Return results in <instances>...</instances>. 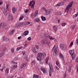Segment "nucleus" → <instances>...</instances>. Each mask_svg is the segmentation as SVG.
I'll return each instance as SVG.
<instances>
[{
	"mask_svg": "<svg viewBox=\"0 0 78 78\" xmlns=\"http://www.w3.org/2000/svg\"><path fill=\"white\" fill-rule=\"evenodd\" d=\"M71 71V67H69L68 69V72L70 73Z\"/></svg>",
	"mask_w": 78,
	"mask_h": 78,
	"instance_id": "nucleus-33",
	"label": "nucleus"
},
{
	"mask_svg": "<svg viewBox=\"0 0 78 78\" xmlns=\"http://www.w3.org/2000/svg\"><path fill=\"white\" fill-rule=\"evenodd\" d=\"M37 61H41V59H42V54L41 53H39L37 55Z\"/></svg>",
	"mask_w": 78,
	"mask_h": 78,
	"instance_id": "nucleus-4",
	"label": "nucleus"
},
{
	"mask_svg": "<svg viewBox=\"0 0 78 78\" xmlns=\"http://www.w3.org/2000/svg\"><path fill=\"white\" fill-rule=\"evenodd\" d=\"M22 46H21L20 47H18L16 48V51H19V50H20V49H22Z\"/></svg>",
	"mask_w": 78,
	"mask_h": 78,
	"instance_id": "nucleus-23",
	"label": "nucleus"
},
{
	"mask_svg": "<svg viewBox=\"0 0 78 78\" xmlns=\"http://www.w3.org/2000/svg\"><path fill=\"white\" fill-rule=\"evenodd\" d=\"M40 21V20L39 18H36L35 19V22H39Z\"/></svg>",
	"mask_w": 78,
	"mask_h": 78,
	"instance_id": "nucleus-25",
	"label": "nucleus"
},
{
	"mask_svg": "<svg viewBox=\"0 0 78 78\" xmlns=\"http://www.w3.org/2000/svg\"><path fill=\"white\" fill-rule=\"evenodd\" d=\"M32 51L33 52H34V53H36L37 51L36 50V49H33Z\"/></svg>",
	"mask_w": 78,
	"mask_h": 78,
	"instance_id": "nucleus-35",
	"label": "nucleus"
},
{
	"mask_svg": "<svg viewBox=\"0 0 78 78\" xmlns=\"http://www.w3.org/2000/svg\"><path fill=\"white\" fill-rule=\"evenodd\" d=\"M4 54H5V53H4L3 52H2L0 54V57H2V56H3Z\"/></svg>",
	"mask_w": 78,
	"mask_h": 78,
	"instance_id": "nucleus-27",
	"label": "nucleus"
},
{
	"mask_svg": "<svg viewBox=\"0 0 78 78\" xmlns=\"http://www.w3.org/2000/svg\"><path fill=\"white\" fill-rule=\"evenodd\" d=\"M44 11H45L46 12H47V10H46V9L44 8Z\"/></svg>",
	"mask_w": 78,
	"mask_h": 78,
	"instance_id": "nucleus-63",
	"label": "nucleus"
},
{
	"mask_svg": "<svg viewBox=\"0 0 78 78\" xmlns=\"http://www.w3.org/2000/svg\"><path fill=\"white\" fill-rule=\"evenodd\" d=\"M76 61L77 62H78V57L76 59Z\"/></svg>",
	"mask_w": 78,
	"mask_h": 78,
	"instance_id": "nucleus-56",
	"label": "nucleus"
},
{
	"mask_svg": "<svg viewBox=\"0 0 78 78\" xmlns=\"http://www.w3.org/2000/svg\"><path fill=\"white\" fill-rule=\"evenodd\" d=\"M44 58H45V56H46V54L45 53H44L42 54Z\"/></svg>",
	"mask_w": 78,
	"mask_h": 78,
	"instance_id": "nucleus-40",
	"label": "nucleus"
},
{
	"mask_svg": "<svg viewBox=\"0 0 78 78\" xmlns=\"http://www.w3.org/2000/svg\"><path fill=\"white\" fill-rule=\"evenodd\" d=\"M41 19L42 21H45V20H46V19L45 18V17L42 16L41 17Z\"/></svg>",
	"mask_w": 78,
	"mask_h": 78,
	"instance_id": "nucleus-16",
	"label": "nucleus"
},
{
	"mask_svg": "<svg viewBox=\"0 0 78 78\" xmlns=\"http://www.w3.org/2000/svg\"><path fill=\"white\" fill-rule=\"evenodd\" d=\"M17 65L14 66L13 65L12 66V70H13V69H16V68H17Z\"/></svg>",
	"mask_w": 78,
	"mask_h": 78,
	"instance_id": "nucleus-20",
	"label": "nucleus"
},
{
	"mask_svg": "<svg viewBox=\"0 0 78 78\" xmlns=\"http://www.w3.org/2000/svg\"><path fill=\"white\" fill-rule=\"evenodd\" d=\"M8 19L9 20H12L13 19V17H12V16L11 14H9L8 17Z\"/></svg>",
	"mask_w": 78,
	"mask_h": 78,
	"instance_id": "nucleus-6",
	"label": "nucleus"
},
{
	"mask_svg": "<svg viewBox=\"0 0 78 78\" xmlns=\"http://www.w3.org/2000/svg\"><path fill=\"white\" fill-rule=\"evenodd\" d=\"M32 65H34V64H35V61H33L31 63Z\"/></svg>",
	"mask_w": 78,
	"mask_h": 78,
	"instance_id": "nucleus-45",
	"label": "nucleus"
},
{
	"mask_svg": "<svg viewBox=\"0 0 78 78\" xmlns=\"http://www.w3.org/2000/svg\"><path fill=\"white\" fill-rule=\"evenodd\" d=\"M34 4H35V2H34V3L32 4L31 6V8H33V9H34Z\"/></svg>",
	"mask_w": 78,
	"mask_h": 78,
	"instance_id": "nucleus-31",
	"label": "nucleus"
},
{
	"mask_svg": "<svg viewBox=\"0 0 78 78\" xmlns=\"http://www.w3.org/2000/svg\"><path fill=\"white\" fill-rule=\"evenodd\" d=\"M23 19V16H21L19 19V20H22Z\"/></svg>",
	"mask_w": 78,
	"mask_h": 78,
	"instance_id": "nucleus-37",
	"label": "nucleus"
},
{
	"mask_svg": "<svg viewBox=\"0 0 78 78\" xmlns=\"http://www.w3.org/2000/svg\"><path fill=\"white\" fill-rule=\"evenodd\" d=\"M66 75H67L66 74V72L65 73H64V74L63 77H64V78H66Z\"/></svg>",
	"mask_w": 78,
	"mask_h": 78,
	"instance_id": "nucleus-42",
	"label": "nucleus"
},
{
	"mask_svg": "<svg viewBox=\"0 0 78 78\" xmlns=\"http://www.w3.org/2000/svg\"><path fill=\"white\" fill-rule=\"evenodd\" d=\"M27 40H28V41H30V40H31V37H28L27 38Z\"/></svg>",
	"mask_w": 78,
	"mask_h": 78,
	"instance_id": "nucleus-48",
	"label": "nucleus"
},
{
	"mask_svg": "<svg viewBox=\"0 0 78 78\" xmlns=\"http://www.w3.org/2000/svg\"><path fill=\"white\" fill-rule=\"evenodd\" d=\"M16 27H20V24H17L16 25Z\"/></svg>",
	"mask_w": 78,
	"mask_h": 78,
	"instance_id": "nucleus-57",
	"label": "nucleus"
},
{
	"mask_svg": "<svg viewBox=\"0 0 78 78\" xmlns=\"http://www.w3.org/2000/svg\"><path fill=\"white\" fill-rule=\"evenodd\" d=\"M45 36L46 37L48 38L49 37V36H50V35H48V34H45Z\"/></svg>",
	"mask_w": 78,
	"mask_h": 78,
	"instance_id": "nucleus-28",
	"label": "nucleus"
},
{
	"mask_svg": "<svg viewBox=\"0 0 78 78\" xmlns=\"http://www.w3.org/2000/svg\"><path fill=\"white\" fill-rule=\"evenodd\" d=\"M76 72H77V73H78V64L77 66Z\"/></svg>",
	"mask_w": 78,
	"mask_h": 78,
	"instance_id": "nucleus-60",
	"label": "nucleus"
},
{
	"mask_svg": "<svg viewBox=\"0 0 78 78\" xmlns=\"http://www.w3.org/2000/svg\"><path fill=\"white\" fill-rule=\"evenodd\" d=\"M61 25L62 27H64V26L66 25V23H62Z\"/></svg>",
	"mask_w": 78,
	"mask_h": 78,
	"instance_id": "nucleus-30",
	"label": "nucleus"
},
{
	"mask_svg": "<svg viewBox=\"0 0 78 78\" xmlns=\"http://www.w3.org/2000/svg\"><path fill=\"white\" fill-rule=\"evenodd\" d=\"M3 39L5 40V41H8V38L6 37H4L3 38Z\"/></svg>",
	"mask_w": 78,
	"mask_h": 78,
	"instance_id": "nucleus-19",
	"label": "nucleus"
},
{
	"mask_svg": "<svg viewBox=\"0 0 78 78\" xmlns=\"http://www.w3.org/2000/svg\"><path fill=\"white\" fill-rule=\"evenodd\" d=\"M51 11L50 10H48L47 11V12H46V15H48V14H50L51 13Z\"/></svg>",
	"mask_w": 78,
	"mask_h": 78,
	"instance_id": "nucleus-10",
	"label": "nucleus"
},
{
	"mask_svg": "<svg viewBox=\"0 0 78 78\" xmlns=\"http://www.w3.org/2000/svg\"><path fill=\"white\" fill-rule=\"evenodd\" d=\"M55 54V55H57V54H58V52L56 51H54Z\"/></svg>",
	"mask_w": 78,
	"mask_h": 78,
	"instance_id": "nucleus-43",
	"label": "nucleus"
},
{
	"mask_svg": "<svg viewBox=\"0 0 78 78\" xmlns=\"http://www.w3.org/2000/svg\"><path fill=\"white\" fill-rule=\"evenodd\" d=\"M3 12L4 13V14L5 16H6V15H7V12L5 11V9H4V10L3 11Z\"/></svg>",
	"mask_w": 78,
	"mask_h": 78,
	"instance_id": "nucleus-22",
	"label": "nucleus"
},
{
	"mask_svg": "<svg viewBox=\"0 0 78 78\" xmlns=\"http://www.w3.org/2000/svg\"><path fill=\"white\" fill-rule=\"evenodd\" d=\"M78 12H77L76 14H75L74 15H73V17H77V16H78Z\"/></svg>",
	"mask_w": 78,
	"mask_h": 78,
	"instance_id": "nucleus-26",
	"label": "nucleus"
},
{
	"mask_svg": "<svg viewBox=\"0 0 78 78\" xmlns=\"http://www.w3.org/2000/svg\"><path fill=\"white\" fill-rule=\"evenodd\" d=\"M11 51L12 52V53H14V49L13 48H12L11 49Z\"/></svg>",
	"mask_w": 78,
	"mask_h": 78,
	"instance_id": "nucleus-38",
	"label": "nucleus"
},
{
	"mask_svg": "<svg viewBox=\"0 0 78 78\" xmlns=\"http://www.w3.org/2000/svg\"><path fill=\"white\" fill-rule=\"evenodd\" d=\"M36 48H37V49H38L39 48V46L37 45H36Z\"/></svg>",
	"mask_w": 78,
	"mask_h": 78,
	"instance_id": "nucleus-50",
	"label": "nucleus"
},
{
	"mask_svg": "<svg viewBox=\"0 0 78 78\" xmlns=\"http://www.w3.org/2000/svg\"><path fill=\"white\" fill-rule=\"evenodd\" d=\"M8 9H9L8 7H6V11H8Z\"/></svg>",
	"mask_w": 78,
	"mask_h": 78,
	"instance_id": "nucleus-62",
	"label": "nucleus"
},
{
	"mask_svg": "<svg viewBox=\"0 0 78 78\" xmlns=\"http://www.w3.org/2000/svg\"><path fill=\"white\" fill-rule=\"evenodd\" d=\"M38 12H39V11H38V10H36L35 12V15H37V14H38Z\"/></svg>",
	"mask_w": 78,
	"mask_h": 78,
	"instance_id": "nucleus-34",
	"label": "nucleus"
},
{
	"mask_svg": "<svg viewBox=\"0 0 78 78\" xmlns=\"http://www.w3.org/2000/svg\"><path fill=\"white\" fill-rule=\"evenodd\" d=\"M53 29L54 31H55V32L56 31V30H57V27H55V26H54L53 27Z\"/></svg>",
	"mask_w": 78,
	"mask_h": 78,
	"instance_id": "nucleus-18",
	"label": "nucleus"
},
{
	"mask_svg": "<svg viewBox=\"0 0 78 78\" xmlns=\"http://www.w3.org/2000/svg\"><path fill=\"white\" fill-rule=\"evenodd\" d=\"M14 32H15V30L13 29L10 32V35H12V34H13Z\"/></svg>",
	"mask_w": 78,
	"mask_h": 78,
	"instance_id": "nucleus-14",
	"label": "nucleus"
},
{
	"mask_svg": "<svg viewBox=\"0 0 78 78\" xmlns=\"http://www.w3.org/2000/svg\"><path fill=\"white\" fill-rule=\"evenodd\" d=\"M48 58H47L46 59V64H48Z\"/></svg>",
	"mask_w": 78,
	"mask_h": 78,
	"instance_id": "nucleus-29",
	"label": "nucleus"
},
{
	"mask_svg": "<svg viewBox=\"0 0 78 78\" xmlns=\"http://www.w3.org/2000/svg\"><path fill=\"white\" fill-rule=\"evenodd\" d=\"M59 4L60 6H61V5H63L64 4V3L63 2H61L59 3Z\"/></svg>",
	"mask_w": 78,
	"mask_h": 78,
	"instance_id": "nucleus-39",
	"label": "nucleus"
},
{
	"mask_svg": "<svg viewBox=\"0 0 78 78\" xmlns=\"http://www.w3.org/2000/svg\"><path fill=\"white\" fill-rule=\"evenodd\" d=\"M11 62L12 64H17V63L14 62V61H12Z\"/></svg>",
	"mask_w": 78,
	"mask_h": 78,
	"instance_id": "nucleus-32",
	"label": "nucleus"
},
{
	"mask_svg": "<svg viewBox=\"0 0 78 78\" xmlns=\"http://www.w3.org/2000/svg\"><path fill=\"white\" fill-rule=\"evenodd\" d=\"M49 38L50 39H51V40L52 39H53V38L52 37L50 36H49Z\"/></svg>",
	"mask_w": 78,
	"mask_h": 78,
	"instance_id": "nucleus-49",
	"label": "nucleus"
},
{
	"mask_svg": "<svg viewBox=\"0 0 78 78\" xmlns=\"http://www.w3.org/2000/svg\"><path fill=\"white\" fill-rule=\"evenodd\" d=\"M55 67L56 69H57V70L59 69V68L58 67H57V66H55Z\"/></svg>",
	"mask_w": 78,
	"mask_h": 78,
	"instance_id": "nucleus-61",
	"label": "nucleus"
},
{
	"mask_svg": "<svg viewBox=\"0 0 78 78\" xmlns=\"http://www.w3.org/2000/svg\"><path fill=\"white\" fill-rule=\"evenodd\" d=\"M74 50H70L69 51V53L70 54V55H71V57L73 60H74L75 59V54L74 53Z\"/></svg>",
	"mask_w": 78,
	"mask_h": 78,
	"instance_id": "nucleus-1",
	"label": "nucleus"
},
{
	"mask_svg": "<svg viewBox=\"0 0 78 78\" xmlns=\"http://www.w3.org/2000/svg\"><path fill=\"white\" fill-rule=\"evenodd\" d=\"M26 62H25V63H24L23 66H24L25 67L26 66Z\"/></svg>",
	"mask_w": 78,
	"mask_h": 78,
	"instance_id": "nucleus-55",
	"label": "nucleus"
},
{
	"mask_svg": "<svg viewBox=\"0 0 78 78\" xmlns=\"http://www.w3.org/2000/svg\"><path fill=\"white\" fill-rule=\"evenodd\" d=\"M59 56H60V58H61L62 59V60H64V58H63V55H62V54L61 53H60L59 54Z\"/></svg>",
	"mask_w": 78,
	"mask_h": 78,
	"instance_id": "nucleus-15",
	"label": "nucleus"
},
{
	"mask_svg": "<svg viewBox=\"0 0 78 78\" xmlns=\"http://www.w3.org/2000/svg\"><path fill=\"white\" fill-rule=\"evenodd\" d=\"M55 14L57 16H60V15H61V12H56L55 13Z\"/></svg>",
	"mask_w": 78,
	"mask_h": 78,
	"instance_id": "nucleus-24",
	"label": "nucleus"
},
{
	"mask_svg": "<svg viewBox=\"0 0 78 78\" xmlns=\"http://www.w3.org/2000/svg\"><path fill=\"white\" fill-rule=\"evenodd\" d=\"M6 50H7V48H5L3 50V51H6Z\"/></svg>",
	"mask_w": 78,
	"mask_h": 78,
	"instance_id": "nucleus-46",
	"label": "nucleus"
},
{
	"mask_svg": "<svg viewBox=\"0 0 78 78\" xmlns=\"http://www.w3.org/2000/svg\"><path fill=\"white\" fill-rule=\"evenodd\" d=\"M56 21H58V23H59V22L61 21L60 20H58V18L56 19Z\"/></svg>",
	"mask_w": 78,
	"mask_h": 78,
	"instance_id": "nucleus-44",
	"label": "nucleus"
},
{
	"mask_svg": "<svg viewBox=\"0 0 78 78\" xmlns=\"http://www.w3.org/2000/svg\"><path fill=\"white\" fill-rule=\"evenodd\" d=\"M56 63L57 65H58V64H59V62L58 61H56Z\"/></svg>",
	"mask_w": 78,
	"mask_h": 78,
	"instance_id": "nucleus-58",
	"label": "nucleus"
},
{
	"mask_svg": "<svg viewBox=\"0 0 78 78\" xmlns=\"http://www.w3.org/2000/svg\"><path fill=\"white\" fill-rule=\"evenodd\" d=\"M16 11H17V9L15 7H14L12 8V12L13 13H15L16 12Z\"/></svg>",
	"mask_w": 78,
	"mask_h": 78,
	"instance_id": "nucleus-7",
	"label": "nucleus"
},
{
	"mask_svg": "<svg viewBox=\"0 0 78 78\" xmlns=\"http://www.w3.org/2000/svg\"><path fill=\"white\" fill-rule=\"evenodd\" d=\"M72 4H73V1L70 3L69 5L67 6L65 12H66L67 13L69 12V9H70V8H71V7H72Z\"/></svg>",
	"mask_w": 78,
	"mask_h": 78,
	"instance_id": "nucleus-3",
	"label": "nucleus"
},
{
	"mask_svg": "<svg viewBox=\"0 0 78 78\" xmlns=\"http://www.w3.org/2000/svg\"><path fill=\"white\" fill-rule=\"evenodd\" d=\"M61 6V5H60V4H58L57 5H56V6Z\"/></svg>",
	"mask_w": 78,
	"mask_h": 78,
	"instance_id": "nucleus-54",
	"label": "nucleus"
},
{
	"mask_svg": "<svg viewBox=\"0 0 78 78\" xmlns=\"http://www.w3.org/2000/svg\"><path fill=\"white\" fill-rule=\"evenodd\" d=\"M29 32L28 30H26L25 32H24L23 33L24 35L25 36H27V35H28V33Z\"/></svg>",
	"mask_w": 78,
	"mask_h": 78,
	"instance_id": "nucleus-12",
	"label": "nucleus"
},
{
	"mask_svg": "<svg viewBox=\"0 0 78 78\" xmlns=\"http://www.w3.org/2000/svg\"><path fill=\"white\" fill-rule=\"evenodd\" d=\"M40 69L41 70V71H42V72H43L44 73H45V68H41Z\"/></svg>",
	"mask_w": 78,
	"mask_h": 78,
	"instance_id": "nucleus-13",
	"label": "nucleus"
},
{
	"mask_svg": "<svg viewBox=\"0 0 78 78\" xmlns=\"http://www.w3.org/2000/svg\"><path fill=\"white\" fill-rule=\"evenodd\" d=\"M60 47L62 50H64L65 48H66V45L64 44H60Z\"/></svg>",
	"mask_w": 78,
	"mask_h": 78,
	"instance_id": "nucleus-5",
	"label": "nucleus"
},
{
	"mask_svg": "<svg viewBox=\"0 0 78 78\" xmlns=\"http://www.w3.org/2000/svg\"><path fill=\"white\" fill-rule=\"evenodd\" d=\"M40 27H41V26H40V25H38L37 26V30H40Z\"/></svg>",
	"mask_w": 78,
	"mask_h": 78,
	"instance_id": "nucleus-36",
	"label": "nucleus"
},
{
	"mask_svg": "<svg viewBox=\"0 0 78 78\" xmlns=\"http://www.w3.org/2000/svg\"><path fill=\"white\" fill-rule=\"evenodd\" d=\"M25 66H23V64L21 65V66H20V69H21V70H23V69H24V67Z\"/></svg>",
	"mask_w": 78,
	"mask_h": 78,
	"instance_id": "nucleus-17",
	"label": "nucleus"
},
{
	"mask_svg": "<svg viewBox=\"0 0 78 78\" xmlns=\"http://www.w3.org/2000/svg\"><path fill=\"white\" fill-rule=\"evenodd\" d=\"M9 3H7L6 7L8 8V7L9 6Z\"/></svg>",
	"mask_w": 78,
	"mask_h": 78,
	"instance_id": "nucleus-51",
	"label": "nucleus"
},
{
	"mask_svg": "<svg viewBox=\"0 0 78 78\" xmlns=\"http://www.w3.org/2000/svg\"><path fill=\"white\" fill-rule=\"evenodd\" d=\"M8 72H9V69H6L5 70V73L6 75H8Z\"/></svg>",
	"mask_w": 78,
	"mask_h": 78,
	"instance_id": "nucleus-21",
	"label": "nucleus"
},
{
	"mask_svg": "<svg viewBox=\"0 0 78 78\" xmlns=\"http://www.w3.org/2000/svg\"><path fill=\"white\" fill-rule=\"evenodd\" d=\"M41 78V76L38 75H35V74H34L33 78Z\"/></svg>",
	"mask_w": 78,
	"mask_h": 78,
	"instance_id": "nucleus-8",
	"label": "nucleus"
},
{
	"mask_svg": "<svg viewBox=\"0 0 78 78\" xmlns=\"http://www.w3.org/2000/svg\"><path fill=\"white\" fill-rule=\"evenodd\" d=\"M73 41L72 42H71V44H70V46H71V45H73Z\"/></svg>",
	"mask_w": 78,
	"mask_h": 78,
	"instance_id": "nucleus-53",
	"label": "nucleus"
},
{
	"mask_svg": "<svg viewBox=\"0 0 78 78\" xmlns=\"http://www.w3.org/2000/svg\"><path fill=\"white\" fill-rule=\"evenodd\" d=\"M31 4H32V2H31V1H30V3L29 4V5L30 6H31Z\"/></svg>",
	"mask_w": 78,
	"mask_h": 78,
	"instance_id": "nucleus-47",
	"label": "nucleus"
},
{
	"mask_svg": "<svg viewBox=\"0 0 78 78\" xmlns=\"http://www.w3.org/2000/svg\"><path fill=\"white\" fill-rule=\"evenodd\" d=\"M49 66L50 67V70H49V76H51V72L53 73L54 71L53 70V68L52 64L49 63Z\"/></svg>",
	"mask_w": 78,
	"mask_h": 78,
	"instance_id": "nucleus-2",
	"label": "nucleus"
},
{
	"mask_svg": "<svg viewBox=\"0 0 78 78\" xmlns=\"http://www.w3.org/2000/svg\"><path fill=\"white\" fill-rule=\"evenodd\" d=\"M28 10L27 9V10H26L25 11V13H28Z\"/></svg>",
	"mask_w": 78,
	"mask_h": 78,
	"instance_id": "nucleus-52",
	"label": "nucleus"
},
{
	"mask_svg": "<svg viewBox=\"0 0 78 78\" xmlns=\"http://www.w3.org/2000/svg\"><path fill=\"white\" fill-rule=\"evenodd\" d=\"M74 27H75V26H72L71 27V28L72 29V30H73Z\"/></svg>",
	"mask_w": 78,
	"mask_h": 78,
	"instance_id": "nucleus-59",
	"label": "nucleus"
},
{
	"mask_svg": "<svg viewBox=\"0 0 78 78\" xmlns=\"http://www.w3.org/2000/svg\"><path fill=\"white\" fill-rule=\"evenodd\" d=\"M21 37H22L21 36H20L19 37H18V39H20V38H21Z\"/></svg>",
	"mask_w": 78,
	"mask_h": 78,
	"instance_id": "nucleus-64",
	"label": "nucleus"
},
{
	"mask_svg": "<svg viewBox=\"0 0 78 78\" xmlns=\"http://www.w3.org/2000/svg\"><path fill=\"white\" fill-rule=\"evenodd\" d=\"M1 27H4L6 26V24L4 23H1L0 24Z\"/></svg>",
	"mask_w": 78,
	"mask_h": 78,
	"instance_id": "nucleus-11",
	"label": "nucleus"
},
{
	"mask_svg": "<svg viewBox=\"0 0 78 78\" xmlns=\"http://www.w3.org/2000/svg\"><path fill=\"white\" fill-rule=\"evenodd\" d=\"M44 44H46L47 45H49V42L48 40L46 39L44 41Z\"/></svg>",
	"mask_w": 78,
	"mask_h": 78,
	"instance_id": "nucleus-9",
	"label": "nucleus"
},
{
	"mask_svg": "<svg viewBox=\"0 0 78 78\" xmlns=\"http://www.w3.org/2000/svg\"><path fill=\"white\" fill-rule=\"evenodd\" d=\"M25 24H26V23H27V24H30V22L28 21L27 22H25L24 23Z\"/></svg>",
	"mask_w": 78,
	"mask_h": 78,
	"instance_id": "nucleus-41",
	"label": "nucleus"
}]
</instances>
